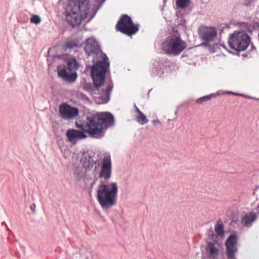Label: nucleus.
Wrapping results in <instances>:
<instances>
[{
  "label": "nucleus",
  "mask_w": 259,
  "mask_h": 259,
  "mask_svg": "<svg viewBox=\"0 0 259 259\" xmlns=\"http://www.w3.org/2000/svg\"><path fill=\"white\" fill-rule=\"evenodd\" d=\"M84 51L89 56L95 55L94 65L91 67V77L94 85L85 82L83 88L93 96L96 103H106L109 101L113 84L110 83L106 89L100 90V88L104 83L107 69L109 66L108 58L106 54L102 53L98 42L94 38L87 40Z\"/></svg>",
  "instance_id": "1"
},
{
  "label": "nucleus",
  "mask_w": 259,
  "mask_h": 259,
  "mask_svg": "<svg viewBox=\"0 0 259 259\" xmlns=\"http://www.w3.org/2000/svg\"><path fill=\"white\" fill-rule=\"evenodd\" d=\"M114 124L112 114L108 112L98 113L88 116L83 123H76V126L80 130L70 129L68 130L66 136L69 142L75 144L78 140L87 137V134L94 138L104 136L105 131Z\"/></svg>",
  "instance_id": "2"
},
{
  "label": "nucleus",
  "mask_w": 259,
  "mask_h": 259,
  "mask_svg": "<svg viewBox=\"0 0 259 259\" xmlns=\"http://www.w3.org/2000/svg\"><path fill=\"white\" fill-rule=\"evenodd\" d=\"M95 0H69L65 16L67 22L74 27L79 25L85 18L91 20L100 8Z\"/></svg>",
  "instance_id": "3"
},
{
  "label": "nucleus",
  "mask_w": 259,
  "mask_h": 259,
  "mask_svg": "<svg viewBox=\"0 0 259 259\" xmlns=\"http://www.w3.org/2000/svg\"><path fill=\"white\" fill-rule=\"evenodd\" d=\"M80 162L86 170L99 171V178L108 180L112 175V162L109 154L105 155L100 162L97 154L93 151L83 152Z\"/></svg>",
  "instance_id": "4"
},
{
  "label": "nucleus",
  "mask_w": 259,
  "mask_h": 259,
  "mask_svg": "<svg viewBox=\"0 0 259 259\" xmlns=\"http://www.w3.org/2000/svg\"><path fill=\"white\" fill-rule=\"evenodd\" d=\"M118 186L116 183L101 184L97 191V200L103 208H108L116 203Z\"/></svg>",
  "instance_id": "5"
},
{
  "label": "nucleus",
  "mask_w": 259,
  "mask_h": 259,
  "mask_svg": "<svg viewBox=\"0 0 259 259\" xmlns=\"http://www.w3.org/2000/svg\"><path fill=\"white\" fill-rule=\"evenodd\" d=\"M186 48V42L180 35H172L162 44L161 48L167 54L174 56L179 55Z\"/></svg>",
  "instance_id": "6"
},
{
  "label": "nucleus",
  "mask_w": 259,
  "mask_h": 259,
  "mask_svg": "<svg viewBox=\"0 0 259 259\" xmlns=\"http://www.w3.org/2000/svg\"><path fill=\"white\" fill-rule=\"evenodd\" d=\"M250 42V37L244 31H235L231 34L228 40L229 46L237 51L246 50Z\"/></svg>",
  "instance_id": "7"
},
{
  "label": "nucleus",
  "mask_w": 259,
  "mask_h": 259,
  "mask_svg": "<svg viewBox=\"0 0 259 259\" xmlns=\"http://www.w3.org/2000/svg\"><path fill=\"white\" fill-rule=\"evenodd\" d=\"M79 67V64L74 58H70L67 61V67L58 68V76L63 80L69 82L75 81L77 78L76 73L73 71Z\"/></svg>",
  "instance_id": "8"
},
{
  "label": "nucleus",
  "mask_w": 259,
  "mask_h": 259,
  "mask_svg": "<svg viewBox=\"0 0 259 259\" xmlns=\"http://www.w3.org/2000/svg\"><path fill=\"white\" fill-rule=\"evenodd\" d=\"M116 28L124 34L132 35L139 30V25L134 24L131 18L128 15L124 14L116 24Z\"/></svg>",
  "instance_id": "9"
},
{
  "label": "nucleus",
  "mask_w": 259,
  "mask_h": 259,
  "mask_svg": "<svg viewBox=\"0 0 259 259\" xmlns=\"http://www.w3.org/2000/svg\"><path fill=\"white\" fill-rule=\"evenodd\" d=\"M237 238L234 234H231L225 242L226 256L227 259H236L235 253L237 251Z\"/></svg>",
  "instance_id": "10"
},
{
  "label": "nucleus",
  "mask_w": 259,
  "mask_h": 259,
  "mask_svg": "<svg viewBox=\"0 0 259 259\" xmlns=\"http://www.w3.org/2000/svg\"><path fill=\"white\" fill-rule=\"evenodd\" d=\"M59 113L63 119H71L77 115L78 110L76 108L72 107L66 103H63L60 105Z\"/></svg>",
  "instance_id": "11"
},
{
  "label": "nucleus",
  "mask_w": 259,
  "mask_h": 259,
  "mask_svg": "<svg viewBox=\"0 0 259 259\" xmlns=\"http://www.w3.org/2000/svg\"><path fill=\"white\" fill-rule=\"evenodd\" d=\"M200 37L206 41H213L217 35V30L212 27L201 26L199 28Z\"/></svg>",
  "instance_id": "12"
},
{
  "label": "nucleus",
  "mask_w": 259,
  "mask_h": 259,
  "mask_svg": "<svg viewBox=\"0 0 259 259\" xmlns=\"http://www.w3.org/2000/svg\"><path fill=\"white\" fill-rule=\"evenodd\" d=\"M206 254L209 259H218L219 248L218 245L211 242H208L205 248Z\"/></svg>",
  "instance_id": "13"
},
{
  "label": "nucleus",
  "mask_w": 259,
  "mask_h": 259,
  "mask_svg": "<svg viewBox=\"0 0 259 259\" xmlns=\"http://www.w3.org/2000/svg\"><path fill=\"white\" fill-rule=\"evenodd\" d=\"M256 215L253 212L245 214L241 219V224L243 226L249 227L252 223L256 219Z\"/></svg>",
  "instance_id": "14"
},
{
  "label": "nucleus",
  "mask_w": 259,
  "mask_h": 259,
  "mask_svg": "<svg viewBox=\"0 0 259 259\" xmlns=\"http://www.w3.org/2000/svg\"><path fill=\"white\" fill-rule=\"evenodd\" d=\"M135 107L138 114L136 116L137 121L141 124H145L148 122L146 116L142 113V111L135 105Z\"/></svg>",
  "instance_id": "15"
},
{
  "label": "nucleus",
  "mask_w": 259,
  "mask_h": 259,
  "mask_svg": "<svg viewBox=\"0 0 259 259\" xmlns=\"http://www.w3.org/2000/svg\"><path fill=\"white\" fill-rule=\"evenodd\" d=\"M87 171H89L88 170H86L84 167H80V166H76L75 168L74 174L75 177V178L79 180L82 179H83L85 176V173Z\"/></svg>",
  "instance_id": "16"
},
{
  "label": "nucleus",
  "mask_w": 259,
  "mask_h": 259,
  "mask_svg": "<svg viewBox=\"0 0 259 259\" xmlns=\"http://www.w3.org/2000/svg\"><path fill=\"white\" fill-rule=\"evenodd\" d=\"M155 67L152 69V74L154 76H161L163 74V67L162 63H158V67L155 64Z\"/></svg>",
  "instance_id": "17"
},
{
  "label": "nucleus",
  "mask_w": 259,
  "mask_h": 259,
  "mask_svg": "<svg viewBox=\"0 0 259 259\" xmlns=\"http://www.w3.org/2000/svg\"><path fill=\"white\" fill-rule=\"evenodd\" d=\"M190 0H176L177 7L181 9H185L189 6Z\"/></svg>",
  "instance_id": "18"
},
{
  "label": "nucleus",
  "mask_w": 259,
  "mask_h": 259,
  "mask_svg": "<svg viewBox=\"0 0 259 259\" xmlns=\"http://www.w3.org/2000/svg\"><path fill=\"white\" fill-rule=\"evenodd\" d=\"M77 43L73 40H67L65 43L64 49L65 51L67 50H73L77 48Z\"/></svg>",
  "instance_id": "19"
},
{
  "label": "nucleus",
  "mask_w": 259,
  "mask_h": 259,
  "mask_svg": "<svg viewBox=\"0 0 259 259\" xmlns=\"http://www.w3.org/2000/svg\"><path fill=\"white\" fill-rule=\"evenodd\" d=\"M215 231L218 236L224 234V225L222 224H218L215 226Z\"/></svg>",
  "instance_id": "20"
},
{
  "label": "nucleus",
  "mask_w": 259,
  "mask_h": 259,
  "mask_svg": "<svg viewBox=\"0 0 259 259\" xmlns=\"http://www.w3.org/2000/svg\"><path fill=\"white\" fill-rule=\"evenodd\" d=\"M40 17L37 15H33L30 18V22L35 24H38L40 23Z\"/></svg>",
  "instance_id": "21"
},
{
  "label": "nucleus",
  "mask_w": 259,
  "mask_h": 259,
  "mask_svg": "<svg viewBox=\"0 0 259 259\" xmlns=\"http://www.w3.org/2000/svg\"><path fill=\"white\" fill-rule=\"evenodd\" d=\"M212 96H213V95H207V96H205L201 97L197 100V102L198 103H202L203 102H205L206 101L209 100L211 99Z\"/></svg>",
  "instance_id": "22"
},
{
  "label": "nucleus",
  "mask_w": 259,
  "mask_h": 259,
  "mask_svg": "<svg viewBox=\"0 0 259 259\" xmlns=\"http://www.w3.org/2000/svg\"><path fill=\"white\" fill-rule=\"evenodd\" d=\"M253 2V0H244L243 4L246 6H249L251 5Z\"/></svg>",
  "instance_id": "23"
},
{
  "label": "nucleus",
  "mask_w": 259,
  "mask_h": 259,
  "mask_svg": "<svg viewBox=\"0 0 259 259\" xmlns=\"http://www.w3.org/2000/svg\"><path fill=\"white\" fill-rule=\"evenodd\" d=\"M226 93L229 94H234V95H240V96H243L242 95L230 92V91H228Z\"/></svg>",
  "instance_id": "24"
},
{
  "label": "nucleus",
  "mask_w": 259,
  "mask_h": 259,
  "mask_svg": "<svg viewBox=\"0 0 259 259\" xmlns=\"http://www.w3.org/2000/svg\"><path fill=\"white\" fill-rule=\"evenodd\" d=\"M153 123H154V124H156V123H158L159 122V120L158 119H156V120H153L152 121Z\"/></svg>",
  "instance_id": "25"
},
{
  "label": "nucleus",
  "mask_w": 259,
  "mask_h": 259,
  "mask_svg": "<svg viewBox=\"0 0 259 259\" xmlns=\"http://www.w3.org/2000/svg\"><path fill=\"white\" fill-rule=\"evenodd\" d=\"M251 46H252V48L255 49V48H254V47L253 46V44H252V45H251Z\"/></svg>",
  "instance_id": "26"
},
{
  "label": "nucleus",
  "mask_w": 259,
  "mask_h": 259,
  "mask_svg": "<svg viewBox=\"0 0 259 259\" xmlns=\"http://www.w3.org/2000/svg\"><path fill=\"white\" fill-rule=\"evenodd\" d=\"M177 113H178V111H176L175 112V114H177Z\"/></svg>",
  "instance_id": "27"
},
{
  "label": "nucleus",
  "mask_w": 259,
  "mask_h": 259,
  "mask_svg": "<svg viewBox=\"0 0 259 259\" xmlns=\"http://www.w3.org/2000/svg\"><path fill=\"white\" fill-rule=\"evenodd\" d=\"M256 209H259V206H257Z\"/></svg>",
  "instance_id": "28"
}]
</instances>
